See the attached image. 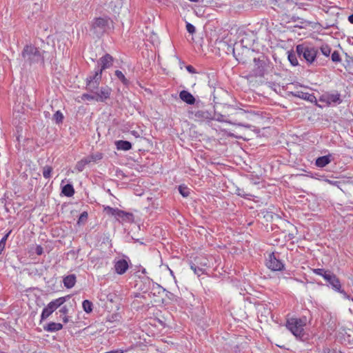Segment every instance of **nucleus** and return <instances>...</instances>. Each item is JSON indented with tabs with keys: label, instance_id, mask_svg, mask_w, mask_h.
I'll return each instance as SVG.
<instances>
[{
	"label": "nucleus",
	"instance_id": "obj_1",
	"mask_svg": "<svg viewBox=\"0 0 353 353\" xmlns=\"http://www.w3.org/2000/svg\"><path fill=\"white\" fill-rule=\"evenodd\" d=\"M46 52L32 44H27L21 52L23 68L31 67L33 65H44V53Z\"/></svg>",
	"mask_w": 353,
	"mask_h": 353
},
{
	"label": "nucleus",
	"instance_id": "obj_2",
	"mask_svg": "<svg viewBox=\"0 0 353 353\" xmlns=\"http://www.w3.org/2000/svg\"><path fill=\"white\" fill-rule=\"evenodd\" d=\"M111 23L109 17H96L91 22L90 30L95 37L100 38L110 29Z\"/></svg>",
	"mask_w": 353,
	"mask_h": 353
},
{
	"label": "nucleus",
	"instance_id": "obj_3",
	"mask_svg": "<svg viewBox=\"0 0 353 353\" xmlns=\"http://www.w3.org/2000/svg\"><path fill=\"white\" fill-rule=\"evenodd\" d=\"M296 52L301 59H303L308 65H312L316 60L318 49L312 46L303 43L296 46Z\"/></svg>",
	"mask_w": 353,
	"mask_h": 353
},
{
	"label": "nucleus",
	"instance_id": "obj_4",
	"mask_svg": "<svg viewBox=\"0 0 353 353\" xmlns=\"http://www.w3.org/2000/svg\"><path fill=\"white\" fill-rule=\"evenodd\" d=\"M306 319L291 318L287 321L286 327L292 334L299 340H303L305 336L304 327Z\"/></svg>",
	"mask_w": 353,
	"mask_h": 353
},
{
	"label": "nucleus",
	"instance_id": "obj_5",
	"mask_svg": "<svg viewBox=\"0 0 353 353\" xmlns=\"http://www.w3.org/2000/svg\"><path fill=\"white\" fill-rule=\"evenodd\" d=\"M70 295L61 296L51 301L42 310L40 321L47 319L54 311L63 305L69 299Z\"/></svg>",
	"mask_w": 353,
	"mask_h": 353
},
{
	"label": "nucleus",
	"instance_id": "obj_6",
	"mask_svg": "<svg viewBox=\"0 0 353 353\" xmlns=\"http://www.w3.org/2000/svg\"><path fill=\"white\" fill-rule=\"evenodd\" d=\"M325 281L328 283V285L332 288L334 291L342 294L345 299H351L353 301V297L351 298L342 288L341 281L339 278L331 271L327 276H325Z\"/></svg>",
	"mask_w": 353,
	"mask_h": 353
},
{
	"label": "nucleus",
	"instance_id": "obj_7",
	"mask_svg": "<svg viewBox=\"0 0 353 353\" xmlns=\"http://www.w3.org/2000/svg\"><path fill=\"white\" fill-rule=\"evenodd\" d=\"M102 75L99 72H94L88 75L85 79V89L89 92H95L99 90Z\"/></svg>",
	"mask_w": 353,
	"mask_h": 353
},
{
	"label": "nucleus",
	"instance_id": "obj_8",
	"mask_svg": "<svg viewBox=\"0 0 353 353\" xmlns=\"http://www.w3.org/2000/svg\"><path fill=\"white\" fill-rule=\"evenodd\" d=\"M319 101L326 103L328 106H334L342 103L341 94L336 92L334 93L325 92L319 97Z\"/></svg>",
	"mask_w": 353,
	"mask_h": 353
},
{
	"label": "nucleus",
	"instance_id": "obj_9",
	"mask_svg": "<svg viewBox=\"0 0 353 353\" xmlns=\"http://www.w3.org/2000/svg\"><path fill=\"white\" fill-rule=\"evenodd\" d=\"M266 266L272 271H282L285 268V264L276 257L274 252L269 254Z\"/></svg>",
	"mask_w": 353,
	"mask_h": 353
},
{
	"label": "nucleus",
	"instance_id": "obj_10",
	"mask_svg": "<svg viewBox=\"0 0 353 353\" xmlns=\"http://www.w3.org/2000/svg\"><path fill=\"white\" fill-rule=\"evenodd\" d=\"M92 93L94 94L97 102L103 103L110 99L112 93V88L108 85L101 86L99 88V90H97L95 92H92Z\"/></svg>",
	"mask_w": 353,
	"mask_h": 353
},
{
	"label": "nucleus",
	"instance_id": "obj_11",
	"mask_svg": "<svg viewBox=\"0 0 353 353\" xmlns=\"http://www.w3.org/2000/svg\"><path fill=\"white\" fill-rule=\"evenodd\" d=\"M130 261L126 257L125 259H115L114 260V268L117 274L122 275L126 272L129 268Z\"/></svg>",
	"mask_w": 353,
	"mask_h": 353
},
{
	"label": "nucleus",
	"instance_id": "obj_12",
	"mask_svg": "<svg viewBox=\"0 0 353 353\" xmlns=\"http://www.w3.org/2000/svg\"><path fill=\"white\" fill-rule=\"evenodd\" d=\"M192 115L190 118L196 121H204L211 120L213 118L212 113L206 110H198L196 111H189Z\"/></svg>",
	"mask_w": 353,
	"mask_h": 353
},
{
	"label": "nucleus",
	"instance_id": "obj_13",
	"mask_svg": "<svg viewBox=\"0 0 353 353\" xmlns=\"http://www.w3.org/2000/svg\"><path fill=\"white\" fill-rule=\"evenodd\" d=\"M113 63V57L109 54H105L103 57H101L98 61V65H100V68H98L95 72H99L100 74L102 75V72L104 70L109 68L112 66Z\"/></svg>",
	"mask_w": 353,
	"mask_h": 353
},
{
	"label": "nucleus",
	"instance_id": "obj_14",
	"mask_svg": "<svg viewBox=\"0 0 353 353\" xmlns=\"http://www.w3.org/2000/svg\"><path fill=\"white\" fill-rule=\"evenodd\" d=\"M254 68L252 70L253 75L256 77H262L264 76L266 70V63L264 61L254 58Z\"/></svg>",
	"mask_w": 353,
	"mask_h": 353
},
{
	"label": "nucleus",
	"instance_id": "obj_15",
	"mask_svg": "<svg viewBox=\"0 0 353 353\" xmlns=\"http://www.w3.org/2000/svg\"><path fill=\"white\" fill-rule=\"evenodd\" d=\"M292 95L298 97L301 99H304L305 101H307L309 102L313 103L316 101V97L314 94H310L308 92H305L303 91H294L291 92Z\"/></svg>",
	"mask_w": 353,
	"mask_h": 353
},
{
	"label": "nucleus",
	"instance_id": "obj_16",
	"mask_svg": "<svg viewBox=\"0 0 353 353\" xmlns=\"http://www.w3.org/2000/svg\"><path fill=\"white\" fill-rule=\"evenodd\" d=\"M179 98L188 105H193L196 101L194 97L187 90H181L179 92Z\"/></svg>",
	"mask_w": 353,
	"mask_h": 353
},
{
	"label": "nucleus",
	"instance_id": "obj_17",
	"mask_svg": "<svg viewBox=\"0 0 353 353\" xmlns=\"http://www.w3.org/2000/svg\"><path fill=\"white\" fill-rule=\"evenodd\" d=\"M332 160V154H329L327 155L322 156L318 157L315 161V165L318 168H324L327 165L331 163Z\"/></svg>",
	"mask_w": 353,
	"mask_h": 353
},
{
	"label": "nucleus",
	"instance_id": "obj_18",
	"mask_svg": "<svg viewBox=\"0 0 353 353\" xmlns=\"http://www.w3.org/2000/svg\"><path fill=\"white\" fill-rule=\"evenodd\" d=\"M63 329V325L60 323L50 322L43 325V330L48 332H55Z\"/></svg>",
	"mask_w": 353,
	"mask_h": 353
},
{
	"label": "nucleus",
	"instance_id": "obj_19",
	"mask_svg": "<svg viewBox=\"0 0 353 353\" xmlns=\"http://www.w3.org/2000/svg\"><path fill=\"white\" fill-rule=\"evenodd\" d=\"M115 145L118 150L128 151L132 148V143L128 141H115Z\"/></svg>",
	"mask_w": 353,
	"mask_h": 353
},
{
	"label": "nucleus",
	"instance_id": "obj_20",
	"mask_svg": "<svg viewBox=\"0 0 353 353\" xmlns=\"http://www.w3.org/2000/svg\"><path fill=\"white\" fill-rule=\"evenodd\" d=\"M76 276L74 274H70L63 278V283L64 286L70 289L73 288L76 283Z\"/></svg>",
	"mask_w": 353,
	"mask_h": 353
},
{
	"label": "nucleus",
	"instance_id": "obj_21",
	"mask_svg": "<svg viewBox=\"0 0 353 353\" xmlns=\"http://www.w3.org/2000/svg\"><path fill=\"white\" fill-rule=\"evenodd\" d=\"M90 163V159L88 158V157H85L80 161H77L75 165V169L79 172H82L85 169V166Z\"/></svg>",
	"mask_w": 353,
	"mask_h": 353
},
{
	"label": "nucleus",
	"instance_id": "obj_22",
	"mask_svg": "<svg viewBox=\"0 0 353 353\" xmlns=\"http://www.w3.org/2000/svg\"><path fill=\"white\" fill-rule=\"evenodd\" d=\"M69 312V309L68 307H67V305H62L61 307H60V309L59 310V312L61 314V316H60V318L62 319L63 320V322L64 323H67L69 322L70 319H69V316L67 315L68 313Z\"/></svg>",
	"mask_w": 353,
	"mask_h": 353
},
{
	"label": "nucleus",
	"instance_id": "obj_23",
	"mask_svg": "<svg viewBox=\"0 0 353 353\" xmlns=\"http://www.w3.org/2000/svg\"><path fill=\"white\" fill-rule=\"evenodd\" d=\"M62 193L66 196H72L74 194L73 185L70 183L65 185L62 188Z\"/></svg>",
	"mask_w": 353,
	"mask_h": 353
},
{
	"label": "nucleus",
	"instance_id": "obj_24",
	"mask_svg": "<svg viewBox=\"0 0 353 353\" xmlns=\"http://www.w3.org/2000/svg\"><path fill=\"white\" fill-rule=\"evenodd\" d=\"M251 41H249L248 37L245 35L244 37L241 38L239 42L235 43V46L236 48L242 47L248 48L250 46Z\"/></svg>",
	"mask_w": 353,
	"mask_h": 353
},
{
	"label": "nucleus",
	"instance_id": "obj_25",
	"mask_svg": "<svg viewBox=\"0 0 353 353\" xmlns=\"http://www.w3.org/2000/svg\"><path fill=\"white\" fill-rule=\"evenodd\" d=\"M92 307L93 304L89 300H84L82 303V307L83 310L88 314L92 312Z\"/></svg>",
	"mask_w": 353,
	"mask_h": 353
},
{
	"label": "nucleus",
	"instance_id": "obj_26",
	"mask_svg": "<svg viewBox=\"0 0 353 353\" xmlns=\"http://www.w3.org/2000/svg\"><path fill=\"white\" fill-rule=\"evenodd\" d=\"M350 335H347L346 336L342 333L339 332L336 335L337 340L341 343L342 344L347 345V342L350 343Z\"/></svg>",
	"mask_w": 353,
	"mask_h": 353
},
{
	"label": "nucleus",
	"instance_id": "obj_27",
	"mask_svg": "<svg viewBox=\"0 0 353 353\" xmlns=\"http://www.w3.org/2000/svg\"><path fill=\"white\" fill-rule=\"evenodd\" d=\"M63 114L60 110H57L53 115L52 119L55 121L56 123L59 124L63 122Z\"/></svg>",
	"mask_w": 353,
	"mask_h": 353
},
{
	"label": "nucleus",
	"instance_id": "obj_28",
	"mask_svg": "<svg viewBox=\"0 0 353 353\" xmlns=\"http://www.w3.org/2000/svg\"><path fill=\"white\" fill-rule=\"evenodd\" d=\"M312 272L315 274L319 275V276H322L324 279H325V276H327L328 275V274L330 272V270H326L323 269V268L313 269Z\"/></svg>",
	"mask_w": 353,
	"mask_h": 353
},
{
	"label": "nucleus",
	"instance_id": "obj_29",
	"mask_svg": "<svg viewBox=\"0 0 353 353\" xmlns=\"http://www.w3.org/2000/svg\"><path fill=\"white\" fill-rule=\"evenodd\" d=\"M115 76L124 84L128 85L129 83V81L125 78V75L123 72L119 70L115 71Z\"/></svg>",
	"mask_w": 353,
	"mask_h": 353
},
{
	"label": "nucleus",
	"instance_id": "obj_30",
	"mask_svg": "<svg viewBox=\"0 0 353 353\" xmlns=\"http://www.w3.org/2000/svg\"><path fill=\"white\" fill-rule=\"evenodd\" d=\"M288 58L292 65L296 66L299 65V61L294 52H289Z\"/></svg>",
	"mask_w": 353,
	"mask_h": 353
},
{
	"label": "nucleus",
	"instance_id": "obj_31",
	"mask_svg": "<svg viewBox=\"0 0 353 353\" xmlns=\"http://www.w3.org/2000/svg\"><path fill=\"white\" fill-rule=\"evenodd\" d=\"M52 172V168L49 165H46L43 168V176L45 179H50L51 177V173Z\"/></svg>",
	"mask_w": 353,
	"mask_h": 353
},
{
	"label": "nucleus",
	"instance_id": "obj_32",
	"mask_svg": "<svg viewBox=\"0 0 353 353\" xmlns=\"http://www.w3.org/2000/svg\"><path fill=\"white\" fill-rule=\"evenodd\" d=\"M88 158L90 159V163L92 162H97L103 158V155L101 153L97 152L96 154H93L88 156Z\"/></svg>",
	"mask_w": 353,
	"mask_h": 353
},
{
	"label": "nucleus",
	"instance_id": "obj_33",
	"mask_svg": "<svg viewBox=\"0 0 353 353\" xmlns=\"http://www.w3.org/2000/svg\"><path fill=\"white\" fill-rule=\"evenodd\" d=\"M320 50L322 54L325 57H329L331 53V48L327 44H323L321 46Z\"/></svg>",
	"mask_w": 353,
	"mask_h": 353
},
{
	"label": "nucleus",
	"instance_id": "obj_34",
	"mask_svg": "<svg viewBox=\"0 0 353 353\" xmlns=\"http://www.w3.org/2000/svg\"><path fill=\"white\" fill-rule=\"evenodd\" d=\"M179 191L183 197H187L190 194V189L186 186L179 185Z\"/></svg>",
	"mask_w": 353,
	"mask_h": 353
},
{
	"label": "nucleus",
	"instance_id": "obj_35",
	"mask_svg": "<svg viewBox=\"0 0 353 353\" xmlns=\"http://www.w3.org/2000/svg\"><path fill=\"white\" fill-rule=\"evenodd\" d=\"M191 270H193L195 274H196L198 276H200L201 274H203L204 270L201 268L196 267L194 264L190 265Z\"/></svg>",
	"mask_w": 353,
	"mask_h": 353
},
{
	"label": "nucleus",
	"instance_id": "obj_36",
	"mask_svg": "<svg viewBox=\"0 0 353 353\" xmlns=\"http://www.w3.org/2000/svg\"><path fill=\"white\" fill-rule=\"evenodd\" d=\"M88 212H85H85H83L80 214V216H79V219H78L77 223H78L79 225L85 223V221H87V219H88Z\"/></svg>",
	"mask_w": 353,
	"mask_h": 353
},
{
	"label": "nucleus",
	"instance_id": "obj_37",
	"mask_svg": "<svg viewBox=\"0 0 353 353\" xmlns=\"http://www.w3.org/2000/svg\"><path fill=\"white\" fill-rule=\"evenodd\" d=\"M81 99L83 100H88V101H95L96 98L93 93L89 92V93H84L81 96Z\"/></svg>",
	"mask_w": 353,
	"mask_h": 353
},
{
	"label": "nucleus",
	"instance_id": "obj_38",
	"mask_svg": "<svg viewBox=\"0 0 353 353\" xmlns=\"http://www.w3.org/2000/svg\"><path fill=\"white\" fill-rule=\"evenodd\" d=\"M223 121L225 122V123H230V124H232V125L243 126V127H245V128H250L251 127V125L250 124H244V123H237L236 121H232L230 120H223Z\"/></svg>",
	"mask_w": 353,
	"mask_h": 353
},
{
	"label": "nucleus",
	"instance_id": "obj_39",
	"mask_svg": "<svg viewBox=\"0 0 353 353\" xmlns=\"http://www.w3.org/2000/svg\"><path fill=\"white\" fill-rule=\"evenodd\" d=\"M332 61L335 63L340 62L341 61L340 54L338 51L335 50L332 52Z\"/></svg>",
	"mask_w": 353,
	"mask_h": 353
},
{
	"label": "nucleus",
	"instance_id": "obj_40",
	"mask_svg": "<svg viewBox=\"0 0 353 353\" xmlns=\"http://www.w3.org/2000/svg\"><path fill=\"white\" fill-rule=\"evenodd\" d=\"M117 210V208H113L110 206H104V211L108 214L115 216Z\"/></svg>",
	"mask_w": 353,
	"mask_h": 353
},
{
	"label": "nucleus",
	"instance_id": "obj_41",
	"mask_svg": "<svg viewBox=\"0 0 353 353\" xmlns=\"http://www.w3.org/2000/svg\"><path fill=\"white\" fill-rule=\"evenodd\" d=\"M235 193L239 196H241L243 198H248L250 194H246L245 192V191L243 190V189H241V188H237L236 189V191H235Z\"/></svg>",
	"mask_w": 353,
	"mask_h": 353
},
{
	"label": "nucleus",
	"instance_id": "obj_42",
	"mask_svg": "<svg viewBox=\"0 0 353 353\" xmlns=\"http://www.w3.org/2000/svg\"><path fill=\"white\" fill-rule=\"evenodd\" d=\"M186 30L190 34H194L196 31L195 27L188 22L186 23Z\"/></svg>",
	"mask_w": 353,
	"mask_h": 353
},
{
	"label": "nucleus",
	"instance_id": "obj_43",
	"mask_svg": "<svg viewBox=\"0 0 353 353\" xmlns=\"http://www.w3.org/2000/svg\"><path fill=\"white\" fill-rule=\"evenodd\" d=\"M125 214H126V212L117 208L115 216L118 217V218L124 219V215H125Z\"/></svg>",
	"mask_w": 353,
	"mask_h": 353
},
{
	"label": "nucleus",
	"instance_id": "obj_44",
	"mask_svg": "<svg viewBox=\"0 0 353 353\" xmlns=\"http://www.w3.org/2000/svg\"><path fill=\"white\" fill-rule=\"evenodd\" d=\"M238 48H236L235 44L233 46L228 45L227 50H228V52H231L233 54V55L235 57V50H238Z\"/></svg>",
	"mask_w": 353,
	"mask_h": 353
},
{
	"label": "nucleus",
	"instance_id": "obj_45",
	"mask_svg": "<svg viewBox=\"0 0 353 353\" xmlns=\"http://www.w3.org/2000/svg\"><path fill=\"white\" fill-rule=\"evenodd\" d=\"M328 327L332 330V331H334L336 330V327H337V325H336V321H330L329 323H328Z\"/></svg>",
	"mask_w": 353,
	"mask_h": 353
},
{
	"label": "nucleus",
	"instance_id": "obj_46",
	"mask_svg": "<svg viewBox=\"0 0 353 353\" xmlns=\"http://www.w3.org/2000/svg\"><path fill=\"white\" fill-rule=\"evenodd\" d=\"M12 232V230H9L3 237L2 239H1L0 242H3V243L4 245H6V241L8 238V236H10V234H11Z\"/></svg>",
	"mask_w": 353,
	"mask_h": 353
},
{
	"label": "nucleus",
	"instance_id": "obj_47",
	"mask_svg": "<svg viewBox=\"0 0 353 353\" xmlns=\"http://www.w3.org/2000/svg\"><path fill=\"white\" fill-rule=\"evenodd\" d=\"M187 71L191 74L196 73V69L191 65H188L185 67Z\"/></svg>",
	"mask_w": 353,
	"mask_h": 353
},
{
	"label": "nucleus",
	"instance_id": "obj_48",
	"mask_svg": "<svg viewBox=\"0 0 353 353\" xmlns=\"http://www.w3.org/2000/svg\"><path fill=\"white\" fill-rule=\"evenodd\" d=\"M35 252L37 255H41L43 252V249L41 245H37Z\"/></svg>",
	"mask_w": 353,
	"mask_h": 353
},
{
	"label": "nucleus",
	"instance_id": "obj_49",
	"mask_svg": "<svg viewBox=\"0 0 353 353\" xmlns=\"http://www.w3.org/2000/svg\"><path fill=\"white\" fill-rule=\"evenodd\" d=\"M132 217H133V215L132 213L126 212V214L124 215V219H123L126 220V221H130L132 219Z\"/></svg>",
	"mask_w": 353,
	"mask_h": 353
},
{
	"label": "nucleus",
	"instance_id": "obj_50",
	"mask_svg": "<svg viewBox=\"0 0 353 353\" xmlns=\"http://www.w3.org/2000/svg\"><path fill=\"white\" fill-rule=\"evenodd\" d=\"M250 179L252 181V183L254 184H258L259 183V177H256V179H254L253 177V175H250Z\"/></svg>",
	"mask_w": 353,
	"mask_h": 353
},
{
	"label": "nucleus",
	"instance_id": "obj_51",
	"mask_svg": "<svg viewBox=\"0 0 353 353\" xmlns=\"http://www.w3.org/2000/svg\"><path fill=\"white\" fill-rule=\"evenodd\" d=\"M324 181L325 182H327V183L333 185H337V183H339V182L336 181H332L328 179H324Z\"/></svg>",
	"mask_w": 353,
	"mask_h": 353
},
{
	"label": "nucleus",
	"instance_id": "obj_52",
	"mask_svg": "<svg viewBox=\"0 0 353 353\" xmlns=\"http://www.w3.org/2000/svg\"><path fill=\"white\" fill-rule=\"evenodd\" d=\"M6 245L3 243V242H0V255L2 254L4 250Z\"/></svg>",
	"mask_w": 353,
	"mask_h": 353
},
{
	"label": "nucleus",
	"instance_id": "obj_53",
	"mask_svg": "<svg viewBox=\"0 0 353 353\" xmlns=\"http://www.w3.org/2000/svg\"><path fill=\"white\" fill-rule=\"evenodd\" d=\"M237 114H241V115H246L248 114L247 112L243 110H240L239 112H237Z\"/></svg>",
	"mask_w": 353,
	"mask_h": 353
},
{
	"label": "nucleus",
	"instance_id": "obj_54",
	"mask_svg": "<svg viewBox=\"0 0 353 353\" xmlns=\"http://www.w3.org/2000/svg\"><path fill=\"white\" fill-rule=\"evenodd\" d=\"M348 21L350 23H352L353 24V14H350L349 17H348Z\"/></svg>",
	"mask_w": 353,
	"mask_h": 353
},
{
	"label": "nucleus",
	"instance_id": "obj_55",
	"mask_svg": "<svg viewBox=\"0 0 353 353\" xmlns=\"http://www.w3.org/2000/svg\"><path fill=\"white\" fill-rule=\"evenodd\" d=\"M348 58H349V60L347 61L348 63L353 65V57H348Z\"/></svg>",
	"mask_w": 353,
	"mask_h": 353
},
{
	"label": "nucleus",
	"instance_id": "obj_56",
	"mask_svg": "<svg viewBox=\"0 0 353 353\" xmlns=\"http://www.w3.org/2000/svg\"><path fill=\"white\" fill-rule=\"evenodd\" d=\"M132 134L134 135L136 137H139V134L137 131H132Z\"/></svg>",
	"mask_w": 353,
	"mask_h": 353
}]
</instances>
